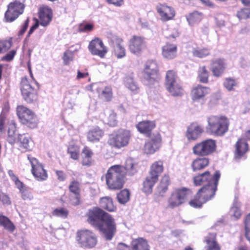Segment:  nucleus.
<instances>
[{"mask_svg": "<svg viewBox=\"0 0 250 250\" xmlns=\"http://www.w3.org/2000/svg\"><path fill=\"white\" fill-rule=\"evenodd\" d=\"M87 222L96 228L106 240H111L116 231V223L112 215L99 207L89 209L85 214Z\"/></svg>", "mask_w": 250, "mask_h": 250, "instance_id": "1", "label": "nucleus"}, {"mask_svg": "<svg viewBox=\"0 0 250 250\" xmlns=\"http://www.w3.org/2000/svg\"><path fill=\"white\" fill-rule=\"evenodd\" d=\"M137 172L136 164L131 158L126 160L124 166L115 165L111 166L104 175L107 188L114 191L121 189L126 182V176H132Z\"/></svg>", "mask_w": 250, "mask_h": 250, "instance_id": "2", "label": "nucleus"}, {"mask_svg": "<svg viewBox=\"0 0 250 250\" xmlns=\"http://www.w3.org/2000/svg\"><path fill=\"white\" fill-rule=\"evenodd\" d=\"M218 170L214 172V179L213 185H206L201 188L189 202L190 206L194 208H201L203 204L211 200L215 195L217 189L218 181L220 178Z\"/></svg>", "mask_w": 250, "mask_h": 250, "instance_id": "3", "label": "nucleus"}, {"mask_svg": "<svg viewBox=\"0 0 250 250\" xmlns=\"http://www.w3.org/2000/svg\"><path fill=\"white\" fill-rule=\"evenodd\" d=\"M206 127L208 134L215 136H223L229 130V120L225 115H211L207 118Z\"/></svg>", "mask_w": 250, "mask_h": 250, "instance_id": "4", "label": "nucleus"}, {"mask_svg": "<svg viewBox=\"0 0 250 250\" xmlns=\"http://www.w3.org/2000/svg\"><path fill=\"white\" fill-rule=\"evenodd\" d=\"M16 111L20 122L22 125L30 129L38 127L39 120L32 110L23 105H20L17 106Z\"/></svg>", "mask_w": 250, "mask_h": 250, "instance_id": "5", "label": "nucleus"}, {"mask_svg": "<svg viewBox=\"0 0 250 250\" xmlns=\"http://www.w3.org/2000/svg\"><path fill=\"white\" fill-rule=\"evenodd\" d=\"M142 73L144 80L150 85L158 83L161 78L158 65L153 61L146 62Z\"/></svg>", "mask_w": 250, "mask_h": 250, "instance_id": "6", "label": "nucleus"}, {"mask_svg": "<svg viewBox=\"0 0 250 250\" xmlns=\"http://www.w3.org/2000/svg\"><path fill=\"white\" fill-rule=\"evenodd\" d=\"M131 136L130 130L119 129L117 132L109 135L108 144L112 147L121 148L128 144Z\"/></svg>", "mask_w": 250, "mask_h": 250, "instance_id": "7", "label": "nucleus"}, {"mask_svg": "<svg viewBox=\"0 0 250 250\" xmlns=\"http://www.w3.org/2000/svg\"><path fill=\"white\" fill-rule=\"evenodd\" d=\"M25 0H14L10 2L4 13V19L7 22L15 21L24 10Z\"/></svg>", "mask_w": 250, "mask_h": 250, "instance_id": "8", "label": "nucleus"}, {"mask_svg": "<svg viewBox=\"0 0 250 250\" xmlns=\"http://www.w3.org/2000/svg\"><path fill=\"white\" fill-rule=\"evenodd\" d=\"M216 141L208 139L196 144L192 148L193 153L200 157H206L212 154L216 149Z\"/></svg>", "mask_w": 250, "mask_h": 250, "instance_id": "9", "label": "nucleus"}, {"mask_svg": "<svg viewBox=\"0 0 250 250\" xmlns=\"http://www.w3.org/2000/svg\"><path fill=\"white\" fill-rule=\"evenodd\" d=\"M76 240L81 247L85 249L94 248L97 242L95 233L88 229L78 230L76 233Z\"/></svg>", "mask_w": 250, "mask_h": 250, "instance_id": "10", "label": "nucleus"}, {"mask_svg": "<svg viewBox=\"0 0 250 250\" xmlns=\"http://www.w3.org/2000/svg\"><path fill=\"white\" fill-rule=\"evenodd\" d=\"M192 195L191 191L187 188H177L173 191L168 200V207L173 208L183 204Z\"/></svg>", "mask_w": 250, "mask_h": 250, "instance_id": "11", "label": "nucleus"}, {"mask_svg": "<svg viewBox=\"0 0 250 250\" xmlns=\"http://www.w3.org/2000/svg\"><path fill=\"white\" fill-rule=\"evenodd\" d=\"M21 91L23 99L27 103L32 104L37 101L38 91L31 85L26 77L21 79Z\"/></svg>", "mask_w": 250, "mask_h": 250, "instance_id": "12", "label": "nucleus"}, {"mask_svg": "<svg viewBox=\"0 0 250 250\" xmlns=\"http://www.w3.org/2000/svg\"><path fill=\"white\" fill-rule=\"evenodd\" d=\"M27 159L31 166V172L34 178L38 181L46 180L48 178V173L44 166L30 155H27Z\"/></svg>", "mask_w": 250, "mask_h": 250, "instance_id": "13", "label": "nucleus"}, {"mask_svg": "<svg viewBox=\"0 0 250 250\" xmlns=\"http://www.w3.org/2000/svg\"><path fill=\"white\" fill-rule=\"evenodd\" d=\"M81 187L80 181L74 178L68 185V189L71 194L69 202L73 206H79L82 203Z\"/></svg>", "mask_w": 250, "mask_h": 250, "instance_id": "14", "label": "nucleus"}, {"mask_svg": "<svg viewBox=\"0 0 250 250\" xmlns=\"http://www.w3.org/2000/svg\"><path fill=\"white\" fill-rule=\"evenodd\" d=\"M149 137L150 139L145 142L143 151L146 154H152L161 147L162 139L159 132L153 133Z\"/></svg>", "mask_w": 250, "mask_h": 250, "instance_id": "15", "label": "nucleus"}, {"mask_svg": "<svg viewBox=\"0 0 250 250\" xmlns=\"http://www.w3.org/2000/svg\"><path fill=\"white\" fill-rule=\"evenodd\" d=\"M88 49L92 55L98 56L101 58H104L108 52L107 48L102 40L98 37L94 38L89 42Z\"/></svg>", "mask_w": 250, "mask_h": 250, "instance_id": "16", "label": "nucleus"}, {"mask_svg": "<svg viewBox=\"0 0 250 250\" xmlns=\"http://www.w3.org/2000/svg\"><path fill=\"white\" fill-rule=\"evenodd\" d=\"M38 14L39 19H36V21L39 22V24L43 27L50 24L53 17L52 10L50 7L47 6L41 7Z\"/></svg>", "mask_w": 250, "mask_h": 250, "instance_id": "17", "label": "nucleus"}, {"mask_svg": "<svg viewBox=\"0 0 250 250\" xmlns=\"http://www.w3.org/2000/svg\"><path fill=\"white\" fill-rule=\"evenodd\" d=\"M145 45L146 42L144 37L134 35L129 41L128 48L132 53L139 55L142 52Z\"/></svg>", "mask_w": 250, "mask_h": 250, "instance_id": "18", "label": "nucleus"}, {"mask_svg": "<svg viewBox=\"0 0 250 250\" xmlns=\"http://www.w3.org/2000/svg\"><path fill=\"white\" fill-rule=\"evenodd\" d=\"M156 10L163 21L173 20L175 16L174 9L166 4L159 3L156 6Z\"/></svg>", "mask_w": 250, "mask_h": 250, "instance_id": "19", "label": "nucleus"}, {"mask_svg": "<svg viewBox=\"0 0 250 250\" xmlns=\"http://www.w3.org/2000/svg\"><path fill=\"white\" fill-rule=\"evenodd\" d=\"M211 71L214 77H220L225 72L227 64L223 58H218L213 60L211 63Z\"/></svg>", "mask_w": 250, "mask_h": 250, "instance_id": "20", "label": "nucleus"}, {"mask_svg": "<svg viewBox=\"0 0 250 250\" xmlns=\"http://www.w3.org/2000/svg\"><path fill=\"white\" fill-rule=\"evenodd\" d=\"M17 148L21 152L25 153L32 149L31 138L25 134H19L16 142Z\"/></svg>", "mask_w": 250, "mask_h": 250, "instance_id": "21", "label": "nucleus"}, {"mask_svg": "<svg viewBox=\"0 0 250 250\" xmlns=\"http://www.w3.org/2000/svg\"><path fill=\"white\" fill-rule=\"evenodd\" d=\"M156 126L155 121L144 120L136 124V127L140 133L147 137H150L152 136V131Z\"/></svg>", "mask_w": 250, "mask_h": 250, "instance_id": "22", "label": "nucleus"}, {"mask_svg": "<svg viewBox=\"0 0 250 250\" xmlns=\"http://www.w3.org/2000/svg\"><path fill=\"white\" fill-rule=\"evenodd\" d=\"M249 150V145L244 138H239L235 145L234 158L239 160L245 156Z\"/></svg>", "mask_w": 250, "mask_h": 250, "instance_id": "23", "label": "nucleus"}, {"mask_svg": "<svg viewBox=\"0 0 250 250\" xmlns=\"http://www.w3.org/2000/svg\"><path fill=\"white\" fill-rule=\"evenodd\" d=\"M204 132L203 128L196 123H192L188 127L186 137L188 140H197Z\"/></svg>", "mask_w": 250, "mask_h": 250, "instance_id": "24", "label": "nucleus"}, {"mask_svg": "<svg viewBox=\"0 0 250 250\" xmlns=\"http://www.w3.org/2000/svg\"><path fill=\"white\" fill-rule=\"evenodd\" d=\"M114 47L115 55L118 59H121L126 55L125 48L123 45V40L118 36H114L111 39Z\"/></svg>", "mask_w": 250, "mask_h": 250, "instance_id": "25", "label": "nucleus"}, {"mask_svg": "<svg viewBox=\"0 0 250 250\" xmlns=\"http://www.w3.org/2000/svg\"><path fill=\"white\" fill-rule=\"evenodd\" d=\"M214 177V174L212 176L209 171H206L194 177V183L196 186L213 185Z\"/></svg>", "mask_w": 250, "mask_h": 250, "instance_id": "26", "label": "nucleus"}, {"mask_svg": "<svg viewBox=\"0 0 250 250\" xmlns=\"http://www.w3.org/2000/svg\"><path fill=\"white\" fill-rule=\"evenodd\" d=\"M104 131L100 127L96 126L90 129L86 133V139L88 142L95 143L98 142L104 135Z\"/></svg>", "mask_w": 250, "mask_h": 250, "instance_id": "27", "label": "nucleus"}, {"mask_svg": "<svg viewBox=\"0 0 250 250\" xmlns=\"http://www.w3.org/2000/svg\"><path fill=\"white\" fill-rule=\"evenodd\" d=\"M162 55L167 60L174 59L177 55V45L167 42L162 48Z\"/></svg>", "mask_w": 250, "mask_h": 250, "instance_id": "28", "label": "nucleus"}, {"mask_svg": "<svg viewBox=\"0 0 250 250\" xmlns=\"http://www.w3.org/2000/svg\"><path fill=\"white\" fill-rule=\"evenodd\" d=\"M210 89L207 86L198 84L191 91V97L193 101H198L203 98L209 92Z\"/></svg>", "mask_w": 250, "mask_h": 250, "instance_id": "29", "label": "nucleus"}, {"mask_svg": "<svg viewBox=\"0 0 250 250\" xmlns=\"http://www.w3.org/2000/svg\"><path fill=\"white\" fill-rule=\"evenodd\" d=\"M167 90L174 97L182 96L184 93V89L180 81L166 85Z\"/></svg>", "mask_w": 250, "mask_h": 250, "instance_id": "30", "label": "nucleus"}, {"mask_svg": "<svg viewBox=\"0 0 250 250\" xmlns=\"http://www.w3.org/2000/svg\"><path fill=\"white\" fill-rule=\"evenodd\" d=\"M100 208L109 212H114L117 210L113 199L109 196H104L100 198L99 201Z\"/></svg>", "mask_w": 250, "mask_h": 250, "instance_id": "31", "label": "nucleus"}, {"mask_svg": "<svg viewBox=\"0 0 250 250\" xmlns=\"http://www.w3.org/2000/svg\"><path fill=\"white\" fill-rule=\"evenodd\" d=\"M158 180V178L148 174L143 181L142 191L146 194H150Z\"/></svg>", "mask_w": 250, "mask_h": 250, "instance_id": "32", "label": "nucleus"}, {"mask_svg": "<svg viewBox=\"0 0 250 250\" xmlns=\"http://www.w3.org/2000/svg\"><path fill=\"white\" fill-rule=\"evenodd\" d=\"M158 180V178L148 174L143 181L142 191L146 194H150Z\"/></svg>", "mask_w": 250, "mask_h": 250, "instance_id": "33", "label": "nucleus"}, {"mask_svg": "<svg viewBox=\"0 0 250 250\" xmlns=\"http://www.w3.org/2000/svg\"><path fill=\"white\" fill-rule=\"evenodd\" d=\"M215 232L209 233L205 237L204 242L207 244L206 250H221V247L216 240Z\"/></svg>", "mask_w": 250, "mask_h": 250, "instance_id": "34", "label": "nucleus"}, {"mask_svg": "<svg viewBox=\"0 0 250 250\" xmlns=\"http://www.w3.org/2000/svg\"><path fill=\"white\" fill-rule=\"evenodd\" d=\"M164 170V161L161 160L154 162L150 166L148 174L158 178Z\"/></svg>", "mask_w": 250, "mask_h": 250, "instance_id": "35", "label": "nucleus"}, {"mask_svg": "<svg viewBox=\"0 0 250 250\" xmlns=\"http://www.w3.org/2000/svg\"><path fill=\"white\" fill-rule=\"evenodd\" d=\"M82 158L81 163L83 166L89 167L92 163L94 152L88 146H84L82 151Z\"/></svg>", "mask_w": 250, "mask_h": 250, "instance_id": "36", "label": "nucleus"}, {"mask_svg": "<svg viewBox=\"0 0 250 250\" xmlns=\"http://www.w3.org/2000/svg\"><path fill=\"white\" fill-rule=\"evenodd\" d=\"M209 159L206 157L197 158L191 163V168L193 171L201 170L208 166Z\"/></svg>", "mask_w": 250, "mask_h": 250, "instance_id": "37", "label": "nucleus"}, {"mask_svg": "<svg viewBox=\"0 0 250 250\" xmlns=\"http://www.w3.org/2000/svg\"><path fill=\"white\" fill-rule=\"evenodd\" d=\"M131 246L132 250H150L147 241L142 237L132 240Z\"/></svg>", "mask_w": 250, "mask_h": 250, "instance_id": "38", "label": "nucleus"}, {"mask_svg": "<svg viewBox=\"0 0 250 250\" xmlns=\"http://www.w3.org/2000/svg\"><path fill=\"white\" fill-rule=\"evenodd\" d=\"M170 184V177L167 174H164L162 177L159 185L157 187V191L159 194L163 196L167 191L168 187Z\"/></svg>", "mask_w": 250, "mask_h": 250, "instance_id": "39", "label": "nucleus"}, {"mask_svg": "<svg viewBox=\"0 0 250 250\" xmlns=\"http://www.w3.org/2000/svg\"><path fill=\"white\" fill-rule=\"evenodd\" d=\"M16 128L15 122L11 121V123L9 124V127L8 128L7 137L8 142L11 145H14L17 141L15 134Z\"/></svg>", "mask_w": 250, "mask_h": 250, "instance_id": "40", "label": "nucleus"}, {"mask_svg": "<svg viewBox=\"0 0 250 250\" xmlns=\"http://www.w3.org/2000/svg\"><path fill=\"white\" fill-rule=\"evenodd\" d=\"M209 72L206 65L200 66L198 70V78L200 83H208Z\"/></svg>", "mask_w": 250, "mask_h": 250, "instance_id": "41", "label": "nucleus"}, {"mask_svg": "<svg viewBox=\"0 0 250 250\" xmlns=\"http://www.w3.org/2000/svg\"><path fill=\"white\" fill-rule=\"evenodd\" d=\"M9 107H5L3 108L1 113L0 114V131L2 132L5 130L6 125L9 127V124L11 123L9 122L7 118V113L9 111Z\"/></svg>", "mask_w": 250, "mask_h": 250, "instance_id": "42", "label": "nucleus"}, {"mask_svg": "<svg viewBox=\"0 0 250 250\" xmlns=\"http://www.w3.org/2000/svg\"><path fill=\"white\" fill-rule=\"evenodd\" d=\"M98 97L106 102L111 101L112 98V90L110 86H105L101 90H98Z\"/></svg>", "mask_w": 250, "mask_h": 250, "instance_id": "43", "label": "nucleus"}, {"mask_svg": "<svg viewBox=\"0 0 250 250\" xmlns=\"http://www.w3.org/2000/svg\"><path fill=\"white\" fill-rule=\"evenodd\" d=\"M94 29V24L92 22H88L83 21L78 25V31L80 33H88L93 31Z\"/></svg>", "mask_w": 250, "mask_h": 250, "instance_id": "44", "label": "nucleus"}, {"mask_svg": "<svg viewBox=\"0 0 250 250\" xmlns=\"http://www.w3.org/2000/svg\"><path fill=\"white\" fill-rule=\"evenodd\" d=\"M0 226L11 232H13L16 229L15 225L10 220L4 215H0Z\"/></svg>", "mask_w": 250, "mask_h": 250, "instance_id": "45", "label": "nucleus"}, {"mask_svg": "<svg viewBox=\"0 0 250 250\" xmlns=\"http://www.w3.org/2000/svg\"><path fill=\"white\" fill-rule=\"evenodd\" d=\"M130 195V193L128 189H122L117 194V201L120 204L124 205L129 200Z\"/></svg>", "mask_w": 250, "mask_h": 250, "instance_id": "46", "label": "nucleus"}, {"mask_svg": "<svg viewBox=\"0 0 250 250\" xmlns=\"http://www.w3.org/2000/svg\"><path fill=\"white\" fill-rule=\"evenodd\" d=\"M67 153L74 160H78L80 156V146L76 144L69 145L67 147Z\"/></svg>", "mask_w": 250, "mask_h": 250, "instance_id": "47", "label": "nucleus"}, {"mask_svg": "<svg viewBox=\"0 0 250 250\" xmlns=\"http://www.w3.org/2000/svg\"><path fill=\"white\" fill-rule=\"evenodd\" d=\"M179 81L177 72L173 69L167 71L165 77V85Z\"/></svg>", "mask_w": 250, "mask_h": 250, "instance_id": "48", "label": "nucleus"}, {"mask_svg": "<svg viewBox=\"0 0 250 250\" xmlns=\"http://www.w3.org/2000/svg\"><path fill=\"white\" fill-rule=\"evenodd\" d=\"M125 86L132 93L134 94L138 93L139 87L132 77L125 78Z\"/></svg>", "mask_w": 250, "mask_h": 250, "instance_id": "49", "label": "nucleus"}, {"mask_svg": "<svg viewBox=\"0 0 250 250\" xmlns=\"http://www.w3.org/2000/svg\"><path fill=\"white\" fill-rule=\"evenodd\" d=\"M238 82L237 80L231 77H227L224 79L223 86L229 91H234L235 87L237 86Z\"/></svg>", "mask_w": 250, "mask_h": 250, "instance_id": "50", "label": "nucleus"}, {"mask_svg": "<svg viewBox=\"0 0 250 250\" xmlns=\"http://www.w3.org/2000/svg\"><path fill=\"white\" fill-rule=\"evenodd\" d=\"M203 15L201 13L194 11L190 14L187 17V20L190 24L199 22L203 19Z\"/></svg>", "mask_w": 250, "mask_h": 250, "instance_id": "51", "label": "nucleus"}, {"mask_svg": "<svg viewBox=\"0 0 250 250\" xmlns=\"http://www.w3.org/2000/svg\"><path fill=\"white\" fill-rule=\"evenodd\" d=\"M52 214L55 216L66 218L69 214V211L65 208H58L53 210Z\"/></svg>", "mask_w": 250, "mask_h": 250, "instance_id": "52", "label": "nucleus"}, {"mask_svg": "<svg viewBox=\"0 0 250 250\" xmlns=\"http://www.w3.org/2000/svg\"><path fill=\"white\" fill-rule=\"evenodd\" d=\"M236 16L240 21L250 18V8H243L238 10Z\"/></svg>", "mask_w": 250, "mask_h": 250, "instance_id": "53", "label": "nucleus"}, {"mask_svg": "<svg viewBox=\"0 0 250 250\" xmlns=\"http://www.w3.org/2000/svg\"><path fill=\"white\" fill-rule=\"evenodd\" d=\"M209 54V51L206 48H197L193 50L194 56L198 58H204Z\"/></svg>", "mask_w": 250, "mask_h": 250, "instance_id": "54", "label": "nucleus"}, {"mask_svg": "<svg viewBox=\"0 0 250 250\" xmlns=\"http://www.w3.org/2000/svg\"><path fill=\"white\" fill-rule=\"evenodd\" d=\"M245 236L250 243V212L245 217L244 219Z\"/></svg>", "mask_w": 250, "mask_h": 250, "instance_id": "55", "label": "nucleus"}, {"mask_svg": "<svg viewBox=\"0 0 250 250\" xmlns=\"http://www.w3.org/2000/svg\"><path fill=\"white\" fill-rule=\"evenodd\" d=\"M73 52L70 50H67L64 52L62 59L64 64L68 65L73 60Z\"/></svg>", "mask_w": 250, "mask_h": 250, "instance_id": "56", "label": "nucleus"}, {"mask_svg": "<svg viewBox=\"0 0 250 250\" xmlns=\"http://www.w3.org/2000/svg\"><path fill=\"white\" fill-rule=\"evenodd\" d=\"M106 123L110 126H115L118 124L117 115L115 113L112 112L106 118Z\"/></svg>", "mask_w": 250, "mask_h": 250, "instance_id": "57", "label": "nucleus"}, {"mask_svg": "<svg viewBox=\"0 0 250 250\" xmlns=\"http://www.w3.org/2000/svg\"><path fill=\"white\" fill-rule=\"evenodd\" d=\"M12 42L7 40H0V54L7 51L11 48Z\"/></svg>", "mask_w": 250, "mask_h": 250, "instance_id": "58", "label": "nucleus"}, {"mask_svg": "<svg viewBox=\"0 0 250 250\" xmlns=\"http://www.w3.org/2000/svg\"><path fill=\"white\" fill-rule=\"evenodd\" d=\"M12 180L14 182L15 185L17 188L19 189L20 192L26 188V186L23 184V183L21 182L18 177H17L14 174H13V177H12Z\"/></svg>", "mask_w": 250, "mask_h": 250, "instance_id": "59", "label": "nucleus"}, {"mask_svg": "<svg viewBox=\"0 0 250 250\" xmlns=\"http://www.w3.org/2000/svg\"><path fill=\"white\" fill-rule=\"evenodd\" d=\"M20 193H21L22 199L24 200H30L33 198L31 192L27 188L21 191Z\"/></svg>", "mask_w": 250, "mask_h": 250, "instance_id": "60", "label": "nucleus"}, {"mask_svg": "<svg viewBox=\"0 0 250 250\" xmlns=\"http://www.w3.org/2000/svg\"><path fill=\"white\" fill-rule=\"evenodd\" d=\"M16 50H12L10 51L5 56L2 57L1 60L6 62L11 61L13 59L15 55L16 54Z\"/></svg>", "mask_w": 250, "mask_h": 250, "instance_id": "61", "label": "nucleus"}, {"mask_svg": "<svg viewBox=\"0 0 250 250\" xmlns=\"http://www.w3.org/2000/svg\"><path fill=\"white\" fill-rule=\"evenodd\" d=\"M28 24H29V19H27L25 21L23 24L22 25V27H21V29L19 31V33H18L19 36H21L24 34V33L25 32V31H26V30L28 27Z\"/></svg>", "mask_w": 250, "mask_h": 250, "instance_id": "62", "label": "nucleus"}, {"mask_svg": "<svg viewBox=\"0 0 250 250\" xmlns=\"http://www.w3.org/2000/svg\"><path fill=\"white\" fill-rule=\"evenodd\" d=\"M0 201L2 204L5 205H10L11 204V201L9 196L6 194H3L0 197Z\"/></svg>", "mask_w": 250, "mask_h": 250, "instance_id": "63", "label": "nucleus"}, {"mask_svg": "<svg viewBox=\"0 0 250 250\" xmlns=\"http://www.w3.org/2000/svg\"><path fill=\"white\" fill-rule=\"evenodd\" d=\"M106 2L116 7H120L124 4V0H105Z\"/></svg>", "mask_w": 250, "mask_h": 250, "instance_id": "64", "label": "nucleus"}]
</instances>
